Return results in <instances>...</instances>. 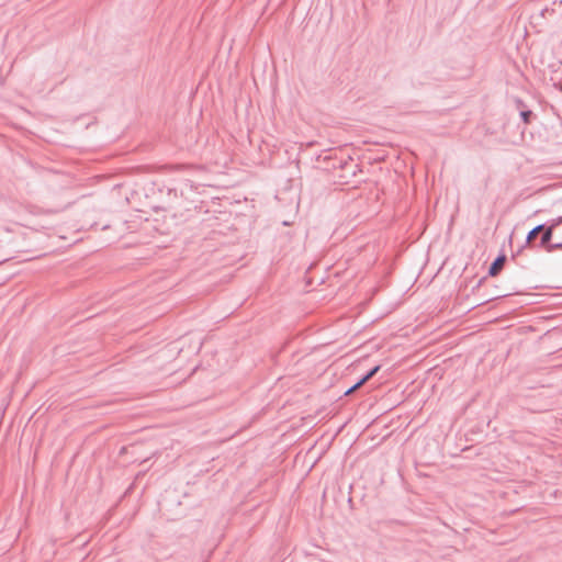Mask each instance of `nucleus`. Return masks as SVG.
<instances>
[{
	"label": "nucleus",
	"instance_id": "1",
	"mask_svg": "<svg viewBox=\"0 0 562 562\" xmlns=\"http://www.w3.org/2000/svg\"><path fill=\"white\" fill-rule=\"evenodd\" d=\"M543 224L544 228L540 232L542 233V235L540 238L539 247L547 250L548 246L551 245L552 235L554 229L557 228V225L553 223L552 220H549L547 223Z\"/></svg>",
	"mask_w": 562,
	"mask_h": 562
},
{
	"label": "nucleus",
	"instance_id": "6",
	"mask_svg": "<svg viewBox=\"0 0 562 562\" xmlns=\"http://www.w3.org/2000/svg\"><path fill=\"white\" fill-rule=\"evenodd\" d=\"M363 385V383L361 382V380L359 379L352 386H350L346 392H345V395H350L351 393H353L356 390H358L359 387H361Z\"/></svg>",
	"mask_w": 562,
	"mask_h": 562
},
{
	"label": "nucleus",
	"instance_id": "7",
	"mask_svg": "<svg viewBox=\"0 0 562 562\" xmlns=\"http://www.w3.org/2000/svg\"><path fill=\"white\" fill-rule=\"evenodd\" d=\"M562 249V241L561 243H551V245L548 246L547 252H553L555 250Z\"/></svg>",
	"mask_w": 562,
	"mask_h": 562
},
{
	"label": "nucleus",
	"instance_id": "8",
	"mask_svg": "<svg viewBox=\"0 0 562 562\" xmlns=\"http://www.w3.org/2000/svg\"><path fill=\"white\" fill-rule=\"evenodd\" d=\"M553 223L558 226L562 224V216H558L555 218H552Z\"/></svg>",
	"mask_w": 562,
	"mask_h": 562
},
{
	"label": "nucleus",
	"instance_id": "2",
	"mask_svg": "<svg viewBox=\"0 0 562 562\" xmlns=\"http://www.w3.org/2000/svg\"><path fill=\"white\" fill-rule=\"evenodd\" d=\"M506 262V256L504 254L498 255L488 268V276L496 277Z\"/></svg>",
	"mask_w": 562,
	"mask_h": 562
},
{
	"label": "nucleus",
	"instance_id": "3",
	"mask_svg": "<svg viewBox=\"0 0 562 562\" xmlns=\"http://www.w3.org/2000/svg\"><path fill=\"white\" fill-rule=\"evenodd\" d=\"M544 228V224H539L528 232L526 237V245H530L533 239L538 236V234Z\"/></svg>",
	"mask_w": 562,
	"mask_h": 562
},
{
	"label": "nucleus",
	"instance_id": "4",
	"mask_svg": "<svg viewBox=\"0 0 562 562\" xmlns=\"http://www.w3.org/2000/svg\"><path fill=\"white\" fill-rule=\"evenodd\" d=\"M381 369V366H374L372 369H370L360 380L364 384L367 383L371 378H373L379 370Z\"/></svg>",
	"mask_w": 562,
	"mask_h": 562
},
{
	"label": "nucleus",
	"instance_id": "5",
	"mask_svg": "<svg viewBox=\"0 0 562 562\" xmlns=\"http://www.w3.org/2000/svg\"><path fill=\"white\" fill-rule=\"evenodd\" d=\"M533 115L532 111L530 110H521L520 111V117L524 123L528 124L531 120V116Z\"/></svg>",
	"mask_w": 562,
	"mask_h": 562
}]
</instances>
